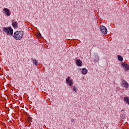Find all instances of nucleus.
<instances>
[{
	"mask_svg": "<svg viewBox=\"0 0 129 129\" xmlns=\"http://www.w3.org/2000/svg\"><path fill=\"white\" fill-rule=\"evenodd\" d=\"M24 34H25V33L23 31H17L14 33L13 37L15 40L20 41V40H22L23 39V36H24Z\"/></svg>",
	"mask_w": 129,
	"mask_h": 129,
	"instance_id": "obj_1",
	"label": "nucleus"
},
{
	"mask_svg": "<svg viewBox=\"0 0 129 129\" xmlns=\"http://www.w3.org/2000/svg\"><path fill=\"white\" fill-rule=\"evenodd\" d=\"M3 32H5V33H6L7 35H10V36H12L14 33V30L11 27H4L3 29Z\"/></svg>",
	"mask_w": 129,
	"mask_h": 129,
	"instance_id": "obj_2",
	"label": "nucleus"
},
{
	"mask_svg": "<svg viewBox=\"0 0 129 129\" xmlns=\"http://www.w3.org/2000/svg\"><path fill=\"white\" fill-rule=\"evenodd\" d=\"M100 31L101 33L103 34V35H106V34H107V29L104 26H100Z\"/></svg>",
	"mask_w": 129,
	"mask_h": 129,
	"instance_id": "obj_3",
	"label": "nucleus"
},
{
	"mask_svg": "<svg viewBox=\"0 0 129 129\" xmlns=\"http://www.w3.org/2000/svg\"><path fill=\"white\" fill-rule=\"evenodd\" d=\"M121 66L123 67L125 71H128L129 70V65L125 63L124 62H121Z\"/></svg>",
	"mask_w": 129,
	"mask_h": 129,
	"instance_id": "obj_4",
	"label": "nucleus"
},
{
	"mask_svg": "<svg viewBox=\"0 0 129 129\" xmlns=\"http://www.w3.org/2000/svg\"><path fill=\"white\" fill-rule=\"evenodd\" d=\"M3 11L5 12V14L8 17H10V16H11V14L10 13V9L8 8H4L3 9Z\"/></svg>",
	"mask_w": 129,
	"mask_h": 129,
	"instance_id": "obj_5",
	"label": "nucleus"
},
{
	"mask_svg": "<svg viewBox=\"0 0 129 129\" xmlns=\"http://www.w3.org/2000/svg\"><path fill=\"white\" fill-rule=\"evenodd\" d=\"M122 86L125 87V88H128V83L126 81H123L121 83Z\"/></svg>",
	"mask_w": 129,
	"mask_h": 129,
	"instance_id": "obj_6",
	"label": "nucleus"
},
{
	"mask_svg": "<svg viewBox=\"0 0 129 129\" xmlns=\"http://www.w3.org/2000/svg\"><path fill=\"white\" fill-rule=\"evenodd\" d=\"M76 63L79 67H81V66H82V61L80 59H77L76 60Z\"/></svg>",
	"mask_w": 129,
	"mask_h": 129,
	"instance_id": "obj_7",
	"label": "nucleus"
},
{
	"mask_svg": "<svg viewBox=\"0 0 129 129\" xmlns=\"http://www.w3.org/2000/svg\"><path fill=\"white\" fill-rule=\"evenodd\" d=\"M123 101L125 102V103H126V104H128L129 105V97L127 96H125L123 98Z\"/></svg>",
	"mask_w": 129,
	"mask_h": 129,
	"instance_id": "obj_8",
	"label": "nucleus"
},
{
	"mask_svg": "<svg viewBox=\"0 0 129 129\" xmlns=\"http://www.w3.org/2000/svg\"><path fill=\"white\" fill-rule=\"evenodd\" d=\"M99 60V56L97 54H95L94 55V61L95 62V63H97L98 61Z\"/></svg>",
	"mask_w": 129,
	"mask_h": 129,
	"instance_id": "obj_9",
	"label": "nucleus"
},
{
	"mask_svg": "<svg viewBox=\"0 0 129 129\" xmlns=\"http://www.w3.org/2000/svg\"><path fill=\"white\" fill-rule=\"evenodd\" d=\"M12 26L14 29H16V28H18V22L16 21H12Z\"/></svg>",
	"mask_w": 129,
	"mask_h": 129,
	"instance_id": "obj_10",
	"label": "nucleus"
},
{
	"mask_svg": "<svg viewBox=\"0 0 129 129\" xmlns=\"http://www.w3.org/2000/svg\"><path fill=\"white\" fill-rule=\"evenodd\" d=\"M32 62H33L34 65H35L36 66H38V61L36 59H34L33 58L31 59Z\"/></svg>",
	"mask_w": 129,
	"mask_h": 129,
	"instance_id": "obj_11",
	"label": "nucleus"
},
{
	"mask_svg": "<svg viewBox=\"0 0 129 129\" xmlns=\"http://www.w3.org/2000/svg\"><path fill=\"white\" fill-rule=\"evenodd\" d=\"M88 70L86 68H83L82 70V73L83 74H87Z\"/></svg>",
	"mask_w": 129,
	"mask_h": 129,
	"instance_id": "obj_12",
	"label": "nucleus"
},
{
	"mask_svg": "<svg viewBox=\"0 0 129 129\" xmlns=\"http://www.w3.org/2000/svg\"><path fill=\"white\" fill-rule=\"evenodd\" d=\"M66 83L69 86H72L73 85V81H66Z\"/></svg>",
	"mask_w": 129,
	"mask_h": 129,
	"instance_id": "obj_13",
	"label": "nucleus"
},
{
	"mask_svg": "<svg viewBox=\"0 0 129 129\" xmlns=\"http://www.w3.org/2000/svg\"><path fill=\"white\" fill-rule=\"evenodd\" d=\"M117 58L118 61H120L121 62H122V61H123V58H122V56H121V55H118Z\"/></svg>",
	"mask_w": 129,
	"mask_h": 129,
	"instance_id": "obj_14",
	"label": "nucleus"
},
{
	"mask_svg": "<svg viewBox=\"0 0 129 129\" xmlns=\"http://www.w3.org/2000/svg\"><path fill=\"white\" fill-rule=\"evenodd\" d=\"M26 118H27L28 122H31V121H32V118L31 116H28V117H27Z\"/></svg>",
	"mask_w": 129,
	"mask_h": 129,
	"instance_id": "obj_15",
	"label": "nucleus"
},
{
	"mask_svg": "<svg viewBox=\"0 0 129 129\" xmlns=\"http://www.w3.org/2000/svg\"><path fill=\"white\" fill-rule=\"evenodd\" d=\"M121 117L122 119H124V118L125 117V114L123 113L121 116Z\"/></svg>",
	"mask_w": 129,
	"mask_h": 129,
	"instance_id": "obj_16",
	"label": "nucleus"
},
{
	"mask_svg": "<svg viewBox=\"0 0 129 129\" xmlns=\"http://www.w3.org/2000/svg\"><path fill=\"white\" fill-rule=\"evenodd\" d=\"M66 81H73V80H71V78H70V77H68L66 79Z\"/></svg>",
	"mask_w": 129,
	"mask_h": 129,
	"instance_id": "obj_17",
	"label": "nucleus"
},
{
	"mask_svg": "<svg viewBox=\"0 0 129 129\" xmlns=\"http://www.w3.org/2000/svg\"><path fill=\"white\" fill-rule=\"evenodd\" d=\"M73 90L75 91V92H76V91H77L78 90L77 89V88L75 87V86H74Z\"/></svg>",
	"mask_w": 129,
	"mask_h": 129,
	"instance_id": "obj_18",
	"label": "nucleus"
},
{
	"mask_svg": "<svg viewBox=\"0 0 129 129\" xmlns=\"http://www.w3.org/2000/svg\"><path fill=\"white\" fill-rule=\"evenodd\" d=\"M24 115H25L26 118L28 117V116H30V115H29V114H28L27 112H24Z\"/></svg>",
	"mask_w": 129,
	"mask_h": 129,
	"instance_id": "obj_19",
	"label": "nucleus"
},
{
	"mask_svg": "<svg viewBox=\"0 0 129 129\" xmlns=\"http://www.w3.org/2000/svg\"><path fill=\"white\" fill-rule=\"evenodd\" d=\"M71 121V122H73V123H74V122H75V119L72 118Z\"/></svg>",
	"mask_w": 129,
	"mask_h": 129,
	"instance_id": "obj_20",
	"label": "nucleus"
},
{
	"mask_svg": "<svg viewBox=\"0 0 129 129\" xmlns=\"http://www.w3.org/2000/svg\"><path fill=\"white\" fill-rule=\"evenodd\" d=\"M2 124L3 125L4 127H7V125H6V123L4 122H3Z\"/></svg>",
	"mask_w": 129,
	"mask_h": 129,
	"instance_id": "obj_21",
	"label": "nucleus"
},
{
	"mask_svg": "<svg viewBox=\"0 0 129 129\" xmlns=\"http://www.w3.org/2000/svg\"><path fill=\"white\" fill-rule=\"evenodd\" d=\"M38 36H39V37L40 38H41V37H42V35L41 34V33H39V34H38Z\"/></svg>",
	"mask_w": 129,
	"mask_h": 129,
	"instance_id": "obj_22",
	"label": "nucleus"
},
{
	"mask_svg": "<svg viewBox=\"0 0 129 129\" xmlns=\"http://www.w3.org/2000/svg\"><path fill=\"white\" fill-rule=\"evenodd\" d=\"M124 109H122L121 111H124Z\"/></svg>",
	"mask_w": 129,
	"mask_h": 129,
	"instance_id": "obj_23",
	"label": "nucleus"
}]
</instances>
